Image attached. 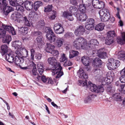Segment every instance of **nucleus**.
<instances>
[{"label": "nucleus", "mask_w": 125, "mask_h": 125, "mask_svg": "<svg viewBox=\"0 0 125 125\" xmlns=\"http://www.w3.org/2000/svg\"><path fill=\"white\" fill-rule=\"evenodd\" d=\"M47 46L45 49L46 52L54 55H59V53L58 51L57 50H54L55 46L54 45L47 43Z\"/></svg>", "instance_id": "obj_10"}, {"label": "nucleus", "mask_w": 125, "mask_h": 125, "mask_svg": "<svg viewBox=\"0 0 125 125\" xmlns=\"http://www.w3.org/2000/svg\"><path fill=\"white\" fill-rule=\"evenodd\" d=\"M97 56L99 58L103 59H105L108 57L107 55H97Z\"/></svg>", "instance_id": "obj_58"}, {"label": "nucleus", "mask_w": 125, "mask_h": 125, "mask_svg": "<svg viewBox=\"0 0 125 125\" xmlns=\"http://www.w3.org/2000/svg\"><path fill=\"white\" fill-rule=\"evenodd\" d=\"M42 37L41 35L39 36L35 40V42H37L38 44H40L42 41Z\"/></svg>", "instance_id": "obj_45"}, {"label": "nucleus", "mask_w": 125, "mask_h": 125, "mask_svg": "<svg viewBox=\"0 0 125 125\" xmlns=\"http://www.w3.org/2000/svg\"><path fill=\"white\" fill-rule=\"evenodd\" d=\"M78 85L83 86H87V81L85 80L84 81H83L81 80H79L77 82Z\"/></svg>", "instance_id": "obj_35"}, {"label": "nucleus", "mask_w": 125, "mask_h": 125, "mask_svg": "<svg viewBox=\"0 0 125 125\" xmlns=\"http://www.w3.org/2000/svg\"><path fill=\"white\" fill-rule=\"evenodd\" d=\"M96 53L98 55L106 54H107L106 52V51L104 48H103L100 49L97 51H95Z\"/></svg>", "instance_id": "obj_32"}, {"label": "nucleus", "mask_w": 125, "mask_h": 125, "mask_svg": "<svg viewBox=\"0 0 125 125\" xmlns=\"http://www.w3.org/2000/svg\"><path fill=\"white\" fill-rule=\"evenodd\" d=\"M85 27L86 29L91 31L94 28V25L86 24L85 26Z\"/></svg>", "instance_id": "obj_48"}, {"label": "nucleus", "mask_w": 125, "mask_h": 125, "mask_svg": "<svg viewBox=\"0 0 125 125\" xmlns=\"http://www.w3.org/2000/svg\"><path fill=\"white\" fill-rule=\"evenodd\" d=\"M25 7L27 10H30L32 8L33 3L29 1H26L24 3Z\"/></svg>", "instance_id": "obj_23"}, {"label": "nucleus", "mask_w": 125, "mask_h": 125, "mask_svg": "<svg viewBox=\"0 0 125 125\" xmlns=\"http://www.w3.org/2000/svg\"><path fill=\"white\" fill-rule=\"evenodd\" d=\"M96 96L93 94L88 95L85 99L84 103H89L91 102L94 100Z\"/></svg>", "instance_id": "obj_18"}, {"label": "nucleus", "mask_w": 125, "mask_h": 125, "mask_svg": "<svg viewBox=\"0 0 125 125\" xmlns=\"http://www.w3.org/2000/svg\"><path fill=\"white\" fill-rule=\"evenodd\" d=\"M92 5L95 8H97L98 4L99 3L98 0H93L92 1Z\"/></svg>", "instance_id": "obj_47"}, {"label": "nucleus", "mask_w": 125, "mask_h": 125, "mask_svg": "<svg viewBox=\"0 0 125 125\" xmlns=\"http://www.w3.org/2000/svg\"><path fill=\"white\" fill-rule=\"evenodd\" d=\"M8 3L7 0H0V8L2 10L3 13L6 15L13 10L12 7L7 6Z\"/></svg>", "instance_id": "obj_3"}, {"label": "nucleus", "mask_w": 125, "mask_h": 125, "mask_svg": "<svg viewBox=\"0 0 125 125\" xmlns=\"http://www.w3.org/2000/svg\"><path fill=\"white\" fill-rule=\"evenodd\" d=\"M107 65L109 70H112L116 69L120 66L121 64L119 60L113 58L109 59Z\"/></svg>", "instance_id": "obj_5"}, {"label": "nucleus", "mask_w": 125, "mask_h": 125, "mask_svg": "<svg viewBox=\"0 0 125 125\" xmlns=\"http://www.w3.org/2000/svg\"><path fill=\"white\" fill-rule=\"evenodd\" d=\"M78 73L80 78L86 79L88 78L87 74L84 72L83 70L82 69H79Z\"/></svg>", "instance_id": "obj_19"}, {"label": "nucleus", "mask_w": 125, "mask_h": 125, "mask_svg": "<svg viewBox=\"0 0 125 125\" xmlns=\"http://www.w3.org/2000/svg\"><path fill=\"white\" fill-rule=\"evenodd\" d=\"M5 57V59L10 62L12 63L14 61V58L12 55H7Z\"/></svg>", "instance_id": "obj_34"}, {"label": "nucleus", "mask_w": 125, "mask_h": 125, "mask_svg": "<svg viewBox=\"0 0 125 125\" xmlns=\"http://www.w3.org/2000/svg\"><path fill=\"white\" fill-rule=\"evenodd\" d=\"M102 63L101 60L98 58H96L93 60V64L94 67L93 71L95 74H99L101 73V71L99 68Z\"/></svg>", "instance_id": "obj_8"}, {"label": "nucleus", "mask_w": 125, "mask_h": 125, "mask_svg": "<svg viewBox=\"0 0 125 125\" xmlns=\"http://www.w3.org/2000/svg\"><path fill=\"white\" fill-rule=\"evenodd\" d=\"M43 5V3L42 1H38L35 2L34 3V8L35 11H36L39 7Z\"/></svg>", "instance_id": "obj_30"}, {"label": "nucleus", "mask_w": 125, "mask_h": 125, "mask_svg": "<svg viewBox=\"0 0 125 125\" xmlns=\"http://www.w3.org/2000/svg\"><path fill=\"white\" fill-rule=\"evenodd\" d=\"M23 2L22 0H20V2L18 1L17 4H18L16 6V9L18 11H19L21 12H23L24 10V7L21 5L22 4Z\"/></svg>", "instance_id": "obj_25"}, {"label": "nucleus", "mask_w": 125, "mask_h": 125, "mask_svg": "<svg viewBox=\"0 0 125 125\" xmlns=\"http://www.w3.org/2000/svg\"><path fill=\"white\" fill-rule=\"evenodd\" d=\"M116 34L114 31H108L107 33V37L113 38L116 36Z\"/></svg>", "instance_id": "obj_36"}, {"label": "nucleus", "mask_w": 125, "mask_h": 125, "mask_svg": "<svg viewBox=\"0 0 125 125\" xmlns=\"http://www.w3.org/2000/svg\"><path fill=\"white\" fill-rule=\"evenodd\" d=\"M81 60L85 66L89 65L90 62L89 58L87 56H84L83 57Z\"/></svg>", "instance_id": "obj_21"}, {"label": "nucleus", "mask_w": 125, "mask_h": 125, "mask_svg": "<svg viewBox=\"0 0 125 125\" xmlns=\"http://www.w3.org/2000/svg\"><path fill=\"white\" fill-rule=\"evenodd\" d=\"M121 76L120 77V80L122 83H125V74H121Z\"/></svg>", "instance_id": "obj_52"}, {"label": "nucleus", "mask_w": 125, "mask_h": 125, "mask_svg": "<svg viewBox=\"0 0 125 125\" xmlns=\"http://www.w3.org/2000/svg\"><path fill=\"white\" fill-rule=\"evenodd\" d=\"M63 16L64 17L68 18L69 20H70V18L69 19L68 18L70 16V14L68 11H66L64 12L63 14Z\"/></svg>", "instance_id": "obj_46"}, {"label": "nucleus", "mask_w": 125, "mask_h": 125, "mask_svg": "<svg viewBox=\"0 0 125 125\" xmlns=\"http://www.w3.org/2000/svg\"><path fill=\"white\" fill-rule=\"evenodd\" d=\"M63 40V39L61 38H58L56 42V45L58 47H61L62 45Z\"/></svg>", "instance_id": "obj_31"}, {"label": "nucleus", "mask_w": 125, "mask_h": 125, "mask_svg": "<svg viewBox=\"0 0 125 125\" xmlns=\"http://www.w3.org/2000/svg\"><path fill=\"white\" fill-rule=\"evenodd\" d=\"M45 23L43 20H42L39 21L37 23L36 26L37 28H41L44 25Z\"/></svg>", "instance_id": "obj_37"}, {"label": "nucleus", "mask_w": 125, "mask_h": 125, "mask_svg": "<svg viewBox=\"0 0 125 125\" xmlns=\"http://www.w3.org/2000/svg\"><path fill=\"white\" fill-rule=\"evenodd\" d=\"M71 12L73 13L77 17L78 20L81 21H85L87 18V15L84 13L81 12H77V9L74 8L71 9Z\"/></svg>", "instance_id": "obj_6"}, {"label": "nucleus", "mask_w": 125, "mask_h": 125, "mask_svg": "<svg viewBox=\"0 0 125 125\" xmlns=\"http://www.w3.org/2000/svg\"><path fill=\"white\" fill-rule=\"evenodd\" d=\"M14 20H19L22 17L21 15L19 13L15 12L11 16Z\"/></svg>", "instance_id": "obj_26"}, {"label": "nucleus", "mask_w": 125, "mask_h": 125, "mask_svg": "<svg viewBox=\"0 0 125 125\" xmlns=\"http://www.w3.org/2000/svg\"><path fill=\"white\" fill-rule=\"evenodd\" d=\"M121 37L122 39L120 37H118L117 39V41L118 43L120 44H123L125 42V33L122 32L121 33Z\"/></svg>", "instance_id": "obj_20"}, {"label": "nucleus", "mask_w": 125, "mask_h": 125, "mask_svg": "<svg viewBox=\"0 0 125 125\" xmlns=\"http://www.w3.org/2000/svg\"><path fill=\"white\" fill-rule=\"evenodd\" d=\"M98 6L97 7L98 9H101L104 8V3L101 1H99V3L98 4Z\"/></svg>", "instance_id": "obj_50"}, {"label": "nucleus", "mask_w": 125, "mask_h": 125, "mask_svg": "<svg viewBox=\"0 0 125 125\" xmlns=\"http://www.w3.org/2000/svg\"><path fill=\"white\" fill-rule=\"evenodd\" d=\"M23 20L24 21V25L28 27L30 26L31 24L30 23L28 20H27V17L25 16L23 17Z\"/></svg>", "instance_id": "obj_38"}, {"label": "nucleus", "mask_w": 125, "mask_h": 125, "mask_svg": "<svg viewBox=\"0 0 125 125\" xmlns=\"http://www.w3.org/2000/svg\"><path fill=\"white\" fill-rule=\"evenodd\" d=\"M64 66H69L70 65V61H67L64 63Z\"/></svg>", "instance_id": "obj_61"}, {"label": "nucleus", "mask_w": 125, "mask_h": 125, "mask_svg": "<svg viewBox=\"0 0 125 125\" xmlns=\"http://www.w3.org/2000/svg\"><path fill=\"white\" fill-rule=\"evenodd\" d=\"M8 47L7 45L4 44L2 45L1 46V50L0 52L2 55H4L6 53V55L13 54V52L10 50H8Z\"/></svg>", "instance_id": "obj_13"}, {"label": "nucleus", "mask_w": 125, "mask_h": 125, "mask_svg": "<svg viewBox=\"0 0 125 125\" xmlns=\"http://www.w3.org/2000/svg\"><path fill=\"white\" fill-rule=\"evenodd\" d=\"M111 88H112L111 87H108L106 91L109 94L112 93L113 92L112 91Z\"/></svg>", "instance_id": "obj_59"}, {"label": "nucleus", "mask_w": 125, "mask_h": 125, "mask_svg": "<svg viewBox=\"0 0 125 125\" xmlns=\"http://www.w3.org/2000/svg\"><path fill=\"white\" fill-rule=\"evenodd\" d=\"M48 83L49 84H53V81L52 78H50L48 79Z\"/></svg>", "instance_id": "obj_60"}, {"label": "nucleus", "mask_w": 125, "mask_h": 125, "mask_svg": "<svg viewBox=\"0 0 125 125\" xmlns=\"http://www.w3.org/2000/svg\"><path fill=\"white\" fill-rule=\"evenodd\" d=\"M85 29L82 26L80 25L77 27L75 31V34L78 36H79L83 35L85 32Z\"/></svg>", "instance_id": "obj_16"}, {"label": "nucleus", "mask_w": 125, "mask_h": 125, "mask_svg": "<svg viewBox=\"0 0 125 125\" xmlns=\"http://www.w3.org/2000/svg\"><path fill=\"white\" fill-rule=\"evenodd\" d=\"M98 44L99 43L97 40L95 39L91 40L88 42L89 47L91 48L95 45L98 46Z\"/></svg>", "instance_id": "obj_24"}, {"label": "nucleus", "mask_w": 125, "mask_h": 125, "mask_svg": "<svg viewBox=\"0 0 125 125\" xmlns=\"http://www.w3.org/2000/svg\"><path fill=\"white\" fill-rule=\"evenodd\" d=\"M52 15L49 16V18L51 20H53L56 17V12L55 11H53L52 13Z\"/></svg>", "instance_id": "obj_44"}, {"label": "nucleus", "mask_w": 125, "mask_h": 125, "mask_svg": "<svg viewBox=\"0 0 125 125\" xmlns=\"http://www.w3.org/2000/svg\"><path fill=\"white\" fill-rule=\"evenodd\" d=\"M52 5H48L44 7V11L45 12H50L52 10Z\"/></svg>", "instance_id": "obj_40"}, {"label": "nucleus", "mask_w": 125, "mask_h": 125, "mask_svg": "<svg viewBox=\"0 0 125 125\" xmlns=\"http://www.w3.org/2000/svg\"><path fill=\"white\" fill-rule=\"evenodd\" d=\"M6 31L11 33L12 35L16 34L14 28L12 26H3L2 28L0 29V38H2L6 35Z\"/></svg>", "instance_id": "obj_4"}, {"label": "nucleus", "mask_w": 125, "mask_h": 125, "mask_svg": "<svg viewBox=\"0 0 125 125\" xmlns=\"http://www.w3.org/2000/svg\"><path fill=\"white\" fill-rule=\"evenodd\" d=\"M41 79L43 82L45 83L47 81V79L45 76H42L41 77Z\"/></svg>", "instance_id": "obj_57"}, {"label": "nucleus", "mask_w": 125, "mask_h": 125, "mask_svg": "<svg viewBox=\"0 0 125 125\" xmlns=\"http://www.w3.org/2000/svg\"><path fill=\"white\" fill-rule=\"evenodd\" d=\"M45 31L47 33L46 37L49 40L54 42L56 40V37L52 29L48 27L45 28Z\"/></svg>", "instance_id": "obj_9"}, {"label": "nucleus", "mask_w": 125, "mask_h": 125, "mask_svg": "<svg viewBox=\"0 0 125 125\" xmlns=\"http://www.w3.org/2000/svg\"><path fill=\"white\" fill-rule=\"evenodd\" d=\"M118 59L124 61H125V55H118Z\"/></svg>", "instance_id": "obj_55"}, {"label": "nucleus", "mask_w": 125, "mask_h": 125, "mask_svg": "<svg viewBox=\"0 0 125 125\" xmlns=\"http://www.w3.org/2000/svg\"><path fill=\"white\" fill-rule=\"evenodd\" d=\"M106 77L103 78L102 82H105V83H111L113 81L114 77V74L110 72H108L107 73Z\"/></svg>", "instance_id": "obj_11"}, {"label": "nucleus", "mask_w": 125, "mask_h": 125, "mask_svg": "<svg viewBox=\"0 0 125 125\" xmlns=\"http://www.w3.org/2000/svg\"><path fill=\"white\" fill-rule=\"evenodd\" d=\"M88 86L90 87V90L92 92H94L97 93V87L95 84L92 83L90 82H89Z\"/></svg>", "instance_id": "obj_22"}, {"label": "nucleus", "mask_w": 125, "mask_h": 125, "mask_svg": "<svg viewBox=\"0 0 125 125\" xmlns=\"http://www.w3.org/2000/svg\"><path fill=\"white\" fill-rule=\"evenodd\" d=\"M12 45L15 47V49L17 48V51L15 52V53L17 55H21V54L20 51V49H22V43L19 41H16L13 42Z\"/></svg>", "instance_id": "obj_12"}, {"label": "nucleus", "mask_w": 125, "mask_h": 125, "mask_svg": "<svg viewBox=\"0 0 125 125\" xmlns=\"http://www.w3.org/2000/svg\"><path fill=\"white\" fill-rule=\"evenodd\" d=\"M10 4L11 5L13 6H16L18 4V1L17 0H9Z\"/></svg>", "instance_id": "obj_42"}, {"label": "nucleus", "mask_w": 125, "mask_h": 125, "mask_svg": "<svg viewBox=\"0 0 125 125\" xmlns=\"http://www.w3.org/2000/svg\"><path fill=\"white\" fill-rule=\"evenodd\" d=\"M103 85H100L97 87V93L103 92H104V89Z\"/></svg>", "instance_id": "obj_41"}, {"label": "nucleus", "mask_w": 125, "mask_h": 125, "mask_svg": "<svg viewBox=\"0 0 125 125\" xmlns=\"http://www.w3.org/2000/svg\"><path fill=\"white\" fill-rule=\"evenodd\" d=\"M33 35L36 36L37 35H42V33L39 31H35L33 33Z\"/></svg>", "instance_id": "obj_54"}, {"label": "nucleus", "mask_w": 125, "mask_h": 125, "mask_svg": "<svg viewBox=\"0 0 125 125\" xmlns=\"http://www.w3.org/2000/svg\"><path fill=\"white\" fill-rule=\"evenodd\" d=\"M121 74H125V67L120 72Z\"/></svg>", "instance_id": "obj_64"}, {"label": "nucleus", "mask_w": 125, "mask_h": 125, "mask_svg": "<svg viewBox=\"0 0 125 125\" xmlns=\"http://www.w3.org/2000/svg\"><path fill=\"white\" fill-rule=\"evenodd\" d=\"M41 58V55H36L35 57V58L37 60L40 59Z\"/></svg>", "instance_id": "obj_63"}, {"label": "nucleus", "mask_w": 125, "mask_h": 125, "mask_svg": "<svg viewBox=\"0 0 125 125\" xmlns=\"http://www.w3.org/2000/svg\"><path fill=\"white\" fill-rule=\"evenodd\" d=\"M30 65L33 67V69L31 73L32 75L36 80H38L40 76H39V75L37 72L36 65L33 62H31Z\"/></svg>", "instance_id": "obj_15"}, {"label": "nucleus", "mask_w": 125, "mask_h": 125, "mask_svg": "<svg viewBox=\"0 0 125 125\" xmlns=\"http://www.w3.org/2000/svg\"><path fill=\"white\" fill-rule=\"evenodd\" d=\"M71 4H72L73 6H72L71 5V7L73 8L72 9L74 8H76V6L77 5V2L76 0H71Z\"/></svg>", "instance_id": "obj_51"}, {"label": "nucleus", "mask_w": 125, "mask_h": 125, "mask_svg": "<svg viewBox=\"0 0 125 125\" xmlns=\"http://www.w3.org/2000/svg\"><path fill=\"white\" fill-rule=\"evenodd\" d=\"M48 62L52 66V75H54L56 74V78L60 77L63 74V73L62 71V67L61 66L60 63L57 62V61L54 57H50L48 59Z\"/></svg>", "instance_id": "obj_1"}, {"label": "nucleus", "mask_w": 125, "mask_h": 125, "mask_svg": "<svg viewBox=\"0 0 125 125\" xmlns=\"http://www.w3.org/2000/svg\"><path fill=\"white\" fill-rule=\"evenodd\" d=\"M113 97L116 99L117 101H119L121 100V97L118 94H114L113 96Z\"/></svg>", "instance_id": "obj_43"}, {"label": "nucleus", "mask_w": 125, "mask_h": 125, "mask_svg": "<svg viewBox=\"0 0 125 125\" xmlns=\"http://www.w3.org/2000/svg\"><path fill=\"white\" fill-rule=\"evenodd\" d=\"M94 20L93 19H88L87 21L86 24L94 25Z\"/></svg>", "instance_id": "obj_49"}, {"label": "nucleus", "mask_w": 125, "mask_h": 125, "mask_svg": "<svg viewBox=\"0 0 125 125\" xmlns=\"http://www.w3.org/2000/svg\"><path fill=\"white\" fill-rule=\"evenodd\" d=\"M19 31L23 35L26 34L28 32V29L26 27H18Z\"/></svg>", "instance_id": "obj_29"}, {"label": "nucleus", "mask_w": 125, "mask_h": 125, "mask_svg": "<svg viewBox=\"0 0 125 125\" xmlns=\"http://www.w3.org/2000/svg\"><path fill=\"white\" fill-rule=\"evenodd\" d=\"M38 69H44L42 63L39 62L38 64Z\"/></svg>", "instance_id": "obj_56"}, {"label": "nucleus", "mask_w": 125, "mask_h": 125, "mask_svg": "<svg viewBox=\"0 0 125 125\" xmlns=\"http://www.w3.org/2000/svg\"><path fill=\"white\" fill-rule=\"evenodd\" d=\"M67 59L65 55H62L60 58V61L61 62H63Z\"/></svg>", "instance_id": "obj_53"}, {"label": "nucleus", "mask_w": 125, "mask_h": 125, "mask_svg": "<svg viewBox=\"0 0 125 125\" xmlns=\"http://www.w3.org/2000/svg\"><path fill=\"white\" fill-rule=\"evenodd\" d=\"M99 13L101 20L103 22L107 21L110 18L109 10L106 9H104L100 10Z\"/></svg>", "instance_id": "obj_7"}, {"label": "nucleus", "mask_w": 125, "mask_h": 125, "mask_svg": "<svg viewBox=\"0 0 125 125\" xmlns=\"http://www.w3.org/2000/svg\"><path fill=\"white\" fill-rule=\"evenodd\" d=\"M53 29L55 32L57 34H62L64 31L62 25L59 23L55 24L53 26Z\"/></svg>", "instance_id": "obj_14"}, {"label": "nucleus", "mask_w": 125, "mask_h": 125, "mask_svg": "<svg viewBox=\"0 0 125 125\" xmlns=\"http://www.w3.org/2000/svg\"><path fill=\"white\" fill-rule=\"evenodd\" d=\"M2 41L3 42L9 44L11 40V36L8 35H7L2 38Z\"/></svg>", "instance_id": "obj_27"}, {"label": "nucleus", "mask_w": 125, "mask_h": 125, "mask_svg": "<svg viewBox=\"0 0 125 125\" xmlns=\"http://www.w3.org/2000/svg\"><path fill=\"white\" fill-rule=\"evenodd\" d=\"M113 42V38L107 37L105 41V43L108 45H109L112 43Z\"/></svg>", "instance_id": "obj_39"}, {"label": "nucleus", "mask_w": 125, "mask_h": 125, "mask_svg": "<svg viewBox=\"0 0 125 125\" xmlns=\"http://www.w3.org/2000/svg\"><path fill=\"white\" fill-rule=\"evenodd\" d=\"M87 44V41L85 39L79 37L76 39L73 42V45L77 49L86 50L88 47Z\"/></svg>", "instance_id": "obj_2"}, {"label": "nucleus", "mask_w": 125, "mask_h": 125, "mask_svg": "<svg viewBox=\"0 0 125 125\" xmlns=\"http://www.w3.org/2000/svg\"><path fill=\"white\" fill-rule=\"evenodd\" d=\"M105 25L103 23H100L96 25L95 27V29L98 31H101L104 29Z\"/></svg>", "instance_id": "obj_28"}, {"label": "nucleus", "mask_w": 125, "mask_h": 125, "mask_svg": "<svg viewBox=\"0 0 125 125\" xmlns=\"http://www.w3.org/2000/svg\"><path fill=\"white\" fill-rule=\"evenodd\" d=\"M72 52L73 55H78L79 54V52L77 51L73 50L71 52Z\"/></svg>", "instance_id": "obj_62"}, {"label": "nucleus", "mask_w": 125, "mask_h": 125, "mask_svg": "<svg viewBox=\"0 0 125 125\" xmlns=\"http://www.w3.org/2000/svg\"><path fill=\"white\" fill-rule=\"evenodd\" d=\"M25 58L22 55H20V56L16 55L15 57V63L17 65L20 66L22 63L24 62V58Z\"/></svg>", "instance_id": "obj_17"}, {"label": "nucleus", "mask_w": 125, "mask_h": 125, "mask_svg": "<svg viewBox=\"0 0 125 125\" xmlns=\"http://www.w3.org/2000/svg\"><path fill=\"white\" fill-rule=\"evenodd\" d=\"M78 8L79 11H78L77 10V12L78 11L79 12H80L82 11L83 12H85L86 9L85 5L83 4H80Z\"/></svg>", "instance_id": "obj_33"}]
</instances>
